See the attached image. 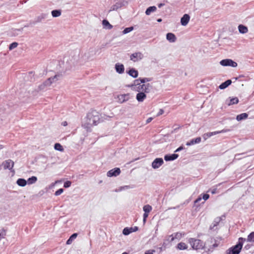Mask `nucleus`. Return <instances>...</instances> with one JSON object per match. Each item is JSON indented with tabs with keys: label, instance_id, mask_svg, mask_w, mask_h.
<instances>
[{
	"label": "nucleus",
	"instance_id": "f257e3e1",
	"mask_svg": "<svg viewBox=\"0 0 254 254\" xmlns=\"http://www.w3.org/2000/svg\"><path fill=\"white\" fill-rule=\"evenodd\" d=\"M100 121V114L96 111H92L87 114L82 123V126L87 131H90L91 127L97 125Z\"/></svg>",
	"mask_w": 254,
	"mask_h": 254
},
{
	"label": "nucleus",
	"instance_id": "f03ea898",
	"mask_svg": "<svg viewBox=\"0 0 254 254\" xmlns=\"http://www.w3.org/2000/svg\"><path fill=\"white\" fill-rule=\"evenodd\" d=\"M246 241V239L245 238H240L238 243L229 249L226 252V254H239L242 248L244 242Z\"/></svg>",
	"mask_w": 254,
	"mask_h": 254
},
{
	"label": "nucleus",
	"instance_id": "7ed1b4c3",
	"mask_svg": "<svg viewBox=\"0 0 254 254\" xmlns=\"http://www.w3.org/2000/svg\"><path fill=\"white\" fill-rule=\"evenodd\" d=\"M189 243L194 250H200L204 248L203 243L202 241L195 238H190Z\"/></svg>",
	"mask_w": 254,
	"mask_h": 254
},
{
	"label": "nucleus",
	"instance_id": "20e7f679",
	"mask_svg": "<svg viewBox=\"0 0 254 254\" xmlns=\"http://www.w3.org/2000/svg\"><path fill=\"white\" fill-rule=\"evenodd\" d=\"M14 165V162L10 159L5 160L2 163V167L4 170L8 169L10 170L12 173V177L14 176L15 174V171L12 169Z\"/></svg>",
	"mask_w": 254,
	"mask_h": 254
},
{
	"label": "nucleus",
	"instance_id": "39448f33",
	"mask_svg": "<svg viewBox=\"0 0 254 254\" xmlns=\"http://www.w3.org/2000/svg\"><path fill=\"white\" fill-rule=\"evenodd\" d=\"M152 88L151 85L149 83L146 84L139 85L137 86V91L143 92L145 93H149Z\"/></svg>",
	"mask_w": 254,
	"mask_h": 254
},
{
	"label": "nucleus",
	"instance_id": "423d86ee",
	"mask_svg": "<svg viewBox=\"0 0 254 254\" xmlns=\"http://www.w3.org/2000/svg\"><path fill=\"white\" fill-rule=\"evenodd\" d=\"M220 64L222 66H230L232 67H236L237 63L231 59H225L220 61Z\"/></svg>",
	"mask_w": 254,
	"mask_h": 254
},
{
	"label": "nucleus",
	"instance_id": "0eeeda50",
	"mask_svg": "<svg viewBox=\"0 0 254 254\" xmlns=\"http://www.w3.org/2000/svg\"><path fill=\"white\" fill-rule=\"evenodd\" d=\"M143 58V55L141 52H135L130 56V60L134 62L140 61Z\"/></svg>",
	"mask_w": 254,
	"mask_h": 254
},
{
	"label": "nucleus",
	"instance_id": "6e6552de",
	"mask_svg": "<svg viewBox=\"0 0 254 254\" xmlns=\"http://www.w3.org/2000/svg\"><path fill=\"white\" fill-rule=\"evenodd\" d=\"M229 131V129H222L220 131H216L214 132H207L204 133L202 137L204 140H206L208 138L211 137L212 135H216L217 134L220 133H224Z\"/></svg>",
	"mask_w": 254,
	"mask_h": 254
},
{
	"label": "nucleus",
	"instance_id": "1a4fd4ad",
	"mask_svg": "<svg viewBox=\"0 0 254 254\" xmlns=\"http://www.w3.org/2000/svg\"><path fill=\"white\" fill-rule=\"evenodd\" d=\"M117 98L118 100V102L120 104H122L129 100L130 99V94L127 93L119 95L117 96Z\"/></svg>",
	"mask_w": 254,
	"mask_h": 254
},
{
	"label": "nucleus",
	"instance_id": "9d476101",
	"mask_svg": "<svg viewBox=\"0 0 254 254\" xmlns=\"http://www.w3.org/2000/svg\"><path fill=\"white\" fill-rule=\"evenodd\" d=\"M164 163V161L161 158H156L152 163V167L153 169H158Z\"/></svg>",
	"mask_w": 254,
	"mask_h": 254
},
{
	"label": "nucleus",
	"instance_id": "9b49d317",
	"mask_svg": "<svg viewBox=\"0 0 254 254\" xmlns=\"http://www.w3.org/2000/svg\"><path fill=\"white\" fill-rule=\"evenodd\" d=\"M121 173V170L119 168H115L113 169H112L109 171L107 172V176L108 177H113V176H117Z\"/></svg>",
	"mask_w": 254,
	"mask_h": 254
},
{
	"label": "nucleus",
	"instance_id": "f8f14e48",
	"mask_svg": "<svg viewBox=\"0 0 254 254\" xmlns=\"http://www.w3.org/2000/svg\"><path fill=\"white\" fill-rule=\"evenodd\" d=\"M190 19V16L188 14H185L181 19V24L183 26H186L188 24Z\"/></svg>",
	"mask_w": 254,
	"mask_h": 254
},
{
	"label": "nucleus",
	"instance_id": "ddd939ff",
	"mask_svg": "<svg viewBox=\"0 0 254 254\" xmlns=\"http://www.w3.org/2000/svg\"><path fill=\"white\" fill-rule=\"evenodd\" d=\"M139 93H138L136 95V100L139 102H142L144 101V100L146 98V95L145 94V93L143 92H140L138 91Z\"/></svg>",
	"mask_w": 254,
	"mask_h": 254
},
{
	"label": "nucleus",
	"instance_id": "4468645a",
	"mask_svg": "<svg viewBox=\"0 0 254 254\" xmlns=\"http://www.w3.org/2000/svg\"><path fill=\"white\" fill-rule=\"evenodd\" d=\"M179 155L177 154H173L172 155H166L164 159L166 161H173L176 159Z\"/></svg>",
	"mask_w": 254,
	"mask_h": 254
},
{
	"label": "nucleus",
	"instance_id": "2eb2a0df",
	"mask_svg": "<svg viewBox=\"0 0 254 254\" xmlns=\"http://www.w3.org/2000/svg\"><path fill=\"white\" fill-rule=\"evenodd\" d=\"M115 69L119 73H123L124 72L125 68L123 64L117 63L115 65Z\"/></svg>",
	"mask_w": 254,
	"mask_h": 254
},
{
	"label": "nucleus",
	"instance_id": "dca6fc26",
	"mask_svg": "<svg viewBox=\"0 0 254 254\" xmlns=\"http://www.w3.org/2000/svg\"><path fill=\"white\" fill-rule=\"evenodd\" d=\"M239 102V99L237 97H233L231 98L230 100H227L226 101V103L228 106H231L232 105L236 104Z\"/></svg>",
	"mask_w": 254,
	"mask_h": 254
},
{
	"label": "nucleus",
	"instance_id": "f3484780",
	"mask_svg": "<svg viewBox=\"0 0 254 254\" xmlns=\"http://www.w3.org/2000/svg\"><path fill=\"white\" fill-rule=\"evenodd\" d=\"M26 80L30 82H34L35 81V77L34 72L33 71H30L26 75Z\"/></svg>",
	"mask_w": 254,
	"mask_h": 254
},
{
	"label": "nucleus",
	"instance_id": "a211bd4d",
	"mask_svg": "<svg viewBox=\"0 0 254 254\" xmlns=\"http://www.w3.org/2000/svg\"><path fill=\"white\" fill-rule=\"evenodd\" d=\"M166 39L170 42H175L176 40V37L173 33H168L166 35Z\"/></svg>",
	"mask_w": 254,
	"mask_h": 254
},
{
	"label": "nucleus",
	"instance_id": "6ab92c4d",
	"mask_svg": "<svg viewBox=\"0 0 254 254\" xmlns=\"http://www.w3.org/2000/svg\"><path fill=\"white\" fill-rule=\"evenodd\" d=\"M201 137H198L196 138L191 139L190 141L187 142L186 145L187 146H190L195 143H198L201 141Z\"/></svg>",
	"mask_w": 254,
	"mask_h": 254
},
{
	"label": "nucleus",
	"instance_id": "aec40b11",
	"mask_svg": "<svg viewBox=\"0 0 254 254\" xmlns=\"http://www.w3.org/2000/svg\"><path fill=\"white\" fill-rule=\"evenodd\" d=\"M238 30L239 32L242 34H245L248 32V27L242 24L238 26Z\"/></svg>",
	"mask_w": 254,
	"mask_h": 254
},
{
	"label": "nucleus",
	"instance_id": "412c9836",
	"mask_svg": "<svg viewBox=\"0 0 254 254\" xmlns=\"http://www.w3.org/2000/svg\"><path fill=\"white\" fill-rule=\"evenodd\" d=\"M231 83H232V81L230 79H228V80H226V81H225L224 82L221 84L219 85V88L220 89H225L228 86H229L231 84Z\"/></svg>",
	"mask_w": 254,
	"mask_h": 254
},
{
	"label": "nucleus",
	"instance_id": "4be33fe9",
	"mask_svg": "<svg viewBox=\"0 0 254 254\" xmlns=\"http://www.w3.org/2000/svg\"><path fill=\"white\" fill-rule=\"evenodd\" d=\"M128 74L132 76L133 78H136L137 77L138 73L137 70H135L134 68L130 69L128 72Z\"/></svg>",
	"mask_w": 254,
	"mask_h": 254
},
{
	"label": "nucleus",
	"instance_id": "5701e85b",
	"mask_svg": "<svg viewBox=\"0 0 254 254\" xmlns=\"http://www.w3.org/2000/svg\"><path fill=\"white\" fill-rule=\"evenodd\" d=\"M102 24L104 28L107 29H111L113 27V26L110 24V23L106 19H104L102 21Z\"/></svg>",
	"mask_w": 254,
	"mask_h": 254
},
{
	"label": "nucleus",
	"instance_id": "b1692460",
	"mask_svg": "<svg viewBox=\"0 0 254 254\" xmlns=\"http://www.w3.org/2000/svg\"><path fill=\"white\" fill-rule=\"evenodd\" d=\"M122 5V2H117L111 6L110 11L112 10H117L118 8L121 7Z\"/></svg>",
	"mask_w": 254,
	"mask_h": 254
},
{
	"label": "nucleus",
	"instance_id": "393cba45",
	"mask_svg": "<svg viewBox=\"0 0 254 254\" xmlns=\"http://www.w3.org/2000/svg\"><path fill=\"white\" fill-rule=\"evenodd\" d=\"M248 117L247 113H242L237 116L236 119L238 121H240L246 119Z\"/></svg>",
	"mask_w": 254,
	"mask_h": 254
},
{
	"label": "nucleus",
	"instance_id": "a878e982",
	"mask_svg": "<svg viewBox=\"0 0 254 254\" xmlns=\"http://www.w3.org/2000/svg\"><path fill=\"white\" fill-rule=\"evenodd\" d=\"M156 9V7L155 6H150L146 10L145 14L149 15L151 12L155 11Z\"/></svg>",
	"mask_w": 254,
	"mask_h": 254
},
{
	"label": "nucleus",
	"instance_id": "bb28decb",
	"mask_svg": "<svg viewBox=\"0 0 254 254\" xmlns=\"http://www.w3.org/2000/svg\"><path fill=\"white\" fill-rule=\"evenodd\" d=\"M27 184V181L24 179H19L17 180V184L21 187H24Z\"/></svg>",
	"mask_w": 254,
	"mask_h": 254
},
{
	"label": "nucleus",
	"instance_id": "cd10ccee",
	"mask_svg": "<svg viewBox=\"0 0 254 254\" xmlns=\"http://www.w3.org/2000/svg\"><path fill=\"white\" fill-rule=\"evenodd\" d=\"M77 236V233H74L67 240L66 244L67 245H70L72 242L73 240L75 239Z\"/></svg>",
	"mask_w": 254,
	"mask_h": 254
},
{
	"label": "nucleus",
	"instance_id": "c85d7f7f",
	"mask_svg": "<svg viewBox=\"0 0 254 254\" xmlns=\"http://www.w3.org/2000/svg\"><path fill=\"white\" fill-rule=\"evenodd\" d=\"M37 181V178L35 176H32L31 178H29L27 181V183L28 185H31L35 183L36 181Z\"/></svg>",
	"mask_w": 254,
	"mask_h": 254
},
{
	"label": "nucleus",
	"instance_id": "c756f323",
	"mask_svg": "<svg viewBox=\"0 0 254 254\" xmlns=\"http://www.w3.org/2000/svg\"><path fill=\"white\" fill-rule=\"evenodd\" d=\"M177 248L179 250H184L187 249L188 246L185 243L181 242L178 244Z\"/></svg>",
	"mask_w": 254,
	"mask_h": 254
},
{
	"label": "nucleus",
	"instance_id": "7c9ffc66",
	"mask_svg": "<svg viewBox=\"0 0 254 254\" xmlns=\"http://www.w3.org/2000/svg\"><path fill=\"white\" fill-rule=\"evenodd\" d=\"M52 15L54 17H59L61 15V11L60 10H53L52 11Z\"/></svg>",
	"mask_w": 254,
	"mask_h": 254
},
{
	"label": "nucleus",
	"instance_id": "2f4dec72",
	"mask_svg": "<svg viewBox=\"0 0 254 254\" xmlns=\"http://www.w3.org/2000/svg\"><path fill=\"white\" fill-rule=\"evenodd\" d=\"M248 242L254 243V232L251 233L246 240Z\"/></svg>",
	"mask_w": 254,
	"mask_h": 254
},
{
	"label": "nucleus",
	"instance_id": "473e14b6",
	"mask_svg": "<svg viewBox=\"0 0 254 254\" xmlns=\"http://www.w3.org/2000/svg\"><path fill=\"white\" fill-rule=\"evenodd\" d=\"M54 148L60 151H63L64 150L63 147L59 143L55 144Z\"/></svg>",
	"mask_w": 254,
	"mask_h": 254
},
{
	"label": "nucleus",
	"instance_id": "72a5a7b5",
	"mask_svg": "<svg viewBox=\"0 0 254 254\" xmlns=\"http://www.w3.org/2000/svg\"><path fill=\"white\" fill-rule=\"evenodd\" d=\"M143 211L146 213H149L152 210V207L149 204L145 205L143 207Z\"/></svg>",
	"mask_w": 254,
	"mask_h": 254
},
{
	"label": "nucleus",
	"instance_id": "f704fd0d",
	"mask_svg": "<svg viewBox=\"0 0 254 254\" xmlns=\"http://www.w3.org/2000/svg\"><path fill=\"white\" fill-rule=\"evenodd\" d=\"M60 77H61V75L60 74H56L53 77H49V78L52 79L51 82H52V83H53L56 82L57 80H58Z\"/></svg>",
	"mask_w": 254,
	"mask_h": 254
},
{
	"label": "nucleus",
	"instance_id": "c9c22d12",
	"mask_svg": "<svg viewBox=\"0 0 254 254\" xmlns=\"http://www.w3.org/2000/svg\"><path fill=\"white\" fill-rule=\"evenodd\" d=\"M172 237L171 241H173L175 239H180L182 237V234L180 233H177L172 235Z\"/></svg>",
	"mask_w": 254,
	"mask_h": 254
},
{
	"label": "nucleus",
	"instance_id": "e433bc0d",
	"mask_svg": "<svg viewBox=\"0 0 254 254\" xmlns=\"http://www.w3.org/2000/svg\"><path fill=\"white\" fill-rule=\"evenodd\" d=\"M133 29V27H127V28H126L123 31V34H127L130 32H131V31H132Z\"/></svg>",
	"mask_w": 254,
	"mask_h": 254
},
{
	"label": "nucleus",
	"instance_id": "4c0bfd02",
	"mask_svg": "<svg viewBox=\"0 0 254 254\" xmlns=\"http://www.w3.org/2000/svg\"><path fill=\"white\" fill-rule=\"evenodd\" d=\"M130 233H131V231H130V229H129V228L127 227L124 228L123 231V234L125 235H128Z\"/></svg>",
	"mask_w": 254,
	"mask_h": 254
},
{
	"label": "nucleus",
	"instance_id": "58836bf2",
	"mask_svg": "<svg viewBox=\"0 0 254 254\" xmlns=\"http://www.w3.org/2000/svg\"><path fill=\"white\" fill-rule=\"evenodd\" d=\"M52 79H49V78H48L46 80H45L43 83L44 84V85L46 86V87H48L49 86H50L52 83Z\"/></svg>",
	"mask_w": 254,
	"mask_h": 254
},
{
	"label": "nucleus",
	"instance_id": "ea45409f",
	"mask_svg": "<svg viewBox=\"0 0 254 254\" xmlns=\"http://www.w3.org/2000/svg\"><path fill=\"white\" fill-rule=\"evenodd\" d=\"M140 78L139 79H136L134 81V84H132V85H128V87H132L133 86H139V85H141L140 84Z\"/></svg>",
	"mask_w": 254,
	"mask_h": 254
},
{
	"label": "nucleus",
	"instance_id": "a19ab883",
	"mask_svg": "<svg viewBox=\"0 0 254 254\" xmlns=\"http://www.w3.org/2000/svg\"><path fill=\"white\" fill-rule=\"evenodd\" d=\"M151 80V78H146V77H144L143 78H140V82L141 83H144L146 82L150 81Z\"/></svg>",
	"mask_w": 254,
	"mask_h": 254
},
{
	"label": "nucleus",
	"instance_id": "79ce46f5",
	"mask_svg": "<svg viewBox=\"0 0 254 254\" xmlns=\"http://www.w3.org/2000/svg\"><path fill=\"white\" fill-rule=\"evenodd\" d=\"M47 87L43 83L38 86V91H41L45 89Z\"/></svg>",
	"mask_w": 254,
	"mask_h": 254
},
{
	"label": "nucleus",
	"instance_id": "37998d69",
	"mask_svg": "<svg viewBox=\"0 0 254 254\" xmlns=\"http://www.w3.org/2000/svg\"><path fill=\"white\" fill-rule=\"evenodd\" d=\"M64 191L63 189H60L55 192V195L58 196L62 194Z\"/></svg>",
	"mask_w": 254,
	"mask_h": 254
},
{
	"label": "nucleus",
	"instance_id": "c03bdc74",
	"mask_svg": "<svg viewBox=\"0 0 254 254\" xmlns=\"http://www.w3.org/2000/svg\"><path fill=\"white\" fill-rule=\"evenodd\" d=\"M71 182L67 181L64 183V187L65 188H68L71 186Z\"/></svg>",
	"mask_w": 254,
	"mask_h": 254
},
{
	"label": "nucleus",
	"instance_id": "a18cd8bd",
	"mask_svg": "<svg viewBox=\"0 0 254 254\" xmlns=\"http://www.w3.org/2000/svg\"><path fill=\"white\" fill-rule=\"evenodd\" d=\"M15 48H16V42H13L9 45V49L11 50Z\"/></svg>",
	"mask_w": 254,
	"mask_h": 254
},
{
	"label": "nucleus",
	"instance_id": "49530a36",
	"mask_svg": "<svg viewBox=\"0 0 254 254\" xmlns=\"http://www.w3.org/2000/svg\"><path fill=\"white\" fill-rule=\"evenodd\" d=\"M209 191H210L212 194H215L217 192V188H212L210 189Z\"/></svg>",
	"mask_w": 254,
	"mask_h": 254
},
{
	"label": "nucleus",
	"instance_id": "de8ad7c7",
	"mask_svg": "<svg viewBox=\"0 0 254 254\" xmlns=\"http://www.w3.org/2000/svg\"><path fill=\"white\" fill-rule=\"evenodd\" d=\"M148 216V213L144 212V213L143 214V220L144 223H145L146 218H147Z\"/></svg>",
	"mask_w": 254,
	"mask_h": 254
},
{
	"label": "nucleus",
	"instance_id": "09e8293b",
	"mask_svg": "<svg viewBox=\"0 0 254 254\" xmlns=\"http://www.w3.org/2000/svg\"><path fill=\"white\" fill-rule=\"evenodd\" d=\"M129 229H130V231H131V232H135L138 230V228L137 226H135L134 227H130L129 228Z\"/></svg>",
	"mask_w": 254,
	"mask_h": 254
},
{
	"label": "nucleus",
	"instance_id": "8fccbe9b",
	"mask_svg": "<svg viewBox=\"0 0 254 254\" xmlns=\"http://www.w3.org/2000/svg\"><path fill=\"white\" fill-rule=\"evenodd\" d=\"M209 197V195L207 194H204L203 195V199L204 200H206L207 199H208Z\"/></svg>",
	"mask_w": 254,
	"mask_h": 254
},
{
	"label": "nucleus",
	"instance_id": "3c124183",
	"mask_svg": "<svg viewBox=\"0 0 254 254\" xmlns=\"http://www.w3.org/2000/svg\"><path fill=\"white\" fill-rule=\"evenodd\" d=\"M163 113H164V110L163 109H161L159 110V112L157 114V116H159L162 115Z\"/></svg>",
	"mask_w": 254,
	"mask_h": 254
},
{
	"label": "nucleus",
	"instance_id": "603ef678",
	"mask_svg": "<svg viewBox=\"0 0 254 254\" xmlns=\"http://www.w3.org/2000/svg\"><path fill=\"white\" fill-rule=\"evenodd\" d=\"M153 252H155L154 250H148L145 253V254H153Z\"/></svg>",
	"mask_w": 254,
	"mask_h": 254
},
{
	"label": "nucleus",
	"instance_id": "864d4df0",
	"mask_svg": "<svg viewBox=\"0 0 254 254\" xmlns=\"http://www.w3.org/2000/svg\"><path fill=\"white\" fill-rule=\"evenodd\" d=\"M183 149H184V147L182 146H181L179 147L178 148H177L175 152H179V151L183 150Z\"/></svg>",
	"mask_w": 254,
	"mask_h": 254
},
{
	"label": "nucleus",
	"instance_id": "5fc2aeb1",
	"mask_svg": "<svg viewBox=\"0 0 254 254\" xmlns=\"http://www.w3.org/2000/svg\"><path fill=\"white\" fill-rule=\"evenodd\" d=\"M152 120H153V118H152V117L149 118L148 119H147V120L146 121V124L149 123L150 122H151L152 121Z\"/></svg>",
	"mask_w": 254,
	"mask_h": 254
},
{
	"label": "nucleus",
	"instance_id": "6e6d98bb",
	"mask_svg": "<svg viewBox=\"0 0 254 254\" xmlns=\"http://www.w3.org/2000/svg\"><path fill=\"white\" fill-rule=\"evenodd\" d=\"M201 200V198L200 197H199V198H197V199L194 201V203H198V202H199Z\"/></svg>",
	"mask_w": 254,
	"mask_h": 254
},
{
	"label": "nucleus",
	"instance_id": "4d7b16f0",
	"mask_svg": "<svg viewBox=\"0 0 254 254\" xmlns=\"http://www.w3.org/2000/svg\"><path fill=\"white\" fill-rule=\"evenodd\" d=\"M4 237V234L3 233H0V240Z\"/></svg>",
	"mask_w": 254,
	"mask_h": 254
},
{
	"label": "nucleus",
	"instance_id": "13d9d810",
	"mask_svg": "<svg viewBox=\"0 0 254 254\" xmlns=\"http://www.w3.org/2000/svg\"><path fill=\"white\" fill-rule=\"evenodd\" d=\"M61 182V181L57 180L54 183H53L52 185H53V186H54L55 184H58V183H60Z\"/></svg>",
	"mask_w": 254,
	"mask_h": 254
},
{
	"label": "nucleus",
	"instance_id": "bf43d9fd",
	"mask_svg": "<svg viewBox=\"0 0 254 254\" xmlns=\"http://www.w3.org/2000/svg\"><path fill=\"white\" fill-rule=\"evenodd\" d=\"M241 155V154H236V155H235V158H236V159H240L239 156H240Z\"/></svg>",
	"mask_w": 254,
	"mask_h": 254
},
{
	"label": "nucleus",
	"instance_id": "052dcab7",
	"mask_svg": "<svg viewBox=\"0 0 254 254\" xmlns=\"http://www.w3.org/2000/svg\"><path fill=\"white\" fill-rule=\"evenodd\" d=\"M129 188V186H126L121 187V189H120V190H121L123 189H125V188L127 189V188Z\"/></svg>",
	"mask_w": 254,
	"mask_h": 254
},
{
	"label": "nucleus",
	"instance_id": "680f3d73",
	"mask_svg": "<svg viewBox=\"0 0 254 254\" xmlns=\"http://www.w3.org/2000/svg\"><path fill=\"white\" fill-rule=\"evenodd\" d=\"M164 3H159L158 6L159 8L161 7L162 6H163V5H164Z\"/></svg>",
	"mask_w": 254,
	"mask_h": 254
},
{
	"label": "nucleus",
	"instance_id": "e2e57ef3",
	"mask_svg": "<svg viewBox=\"0 0 254 254\" xmlns=\"http://www.w3.org/2000/svg\"><path fill=\"white\" fill-rule=\"evenodd\" d=\"M62 125H63L64 126H67V122H66V121H65V122H63V123H62Z\"/></svg>",
	"mask_w": 254,
	"mask_h": 254
},
{
	"label": "nucleus",
	"instance_id": "0e129e2a",
	"mask_svg": "<svg viewBox=\"0 0 254 254\" xmlns=\"http://www.w3.org/2000/svg\"><path fill=\"white\" fill-rule=\"evenodd\" d=\"M161 21H162V19H161V18L158 19L157 20V21H158V22H161Z\"/></svg>",
	"mask_w": 254,
	"mask_h": 254
},
{
	"label": "nucleus",
	"instance_id": "69168bd1",
	"mask_svg": "<svg viewBox=\"0 0 254 254\" xmlns=\"http://www.w3.org/2000/svg\"><path fill=\"white\" fill-rule=\"evenodd\" d=\"M179 206H176V207H173V209H176V208H179Z\"/></svg>",
	"mask_w": 254,
	"mask_h": 254
},
{
	"label": "nucleus",
	"instance_id": "338daca9",
	"mask_svg": "<svg viewBox=\"0 0 254 254\" xmlns=\"http://www.w3.org/2000/svg\"><path fill=\"white\" fill-rule=\"evenodd\" d=\"M217 223H218L217 222L216 224H214V226H213V228L215 226H217Z\"/></svg>",
	"mask_w": 254,
	"mask_h": 254
},
{
	"label": "nucleus",
	"instance_id": "774afa93",
	"mask_svg": "<svg viewBox=\"0 0 254 254\" xmlns=\"http://www.w3.org/2000/svg\"><path fill=\"white\" fill-rule=\"evenodd\" d=\"M122 254H127V253H126V252H124V253H123Z\"/></svg>",
	"mask_w": 254,
	"mask_h": 254
}]
</instances>
